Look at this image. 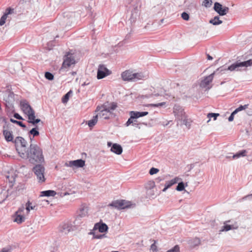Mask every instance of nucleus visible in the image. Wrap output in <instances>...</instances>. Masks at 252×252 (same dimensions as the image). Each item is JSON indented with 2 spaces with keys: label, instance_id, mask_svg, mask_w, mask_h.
I'll list each match as a JSON object with an SVG mask.
<instances>
[{
  "label": "nucleus",
  "instance_id": "f257e3e1",
  "mask_svg": "<svg viewBox=\"0 0 252 252\" xmlns=\"http://www.w3.org/2000/svg\"><path fill=\"white\" fill-rule=\"evenodd\" d=\"M117 107L115 102H106L101 106H98L96 107V112H98V117L104 119H108L112 115V111Z\"/></svg>",
  "mask_w": 252,
  "mask_h": 252
},
{
  "label": "nucleus",
  "instance_id": "f03ea898",
  "mask_svg": "<svg viewBox=\"0 0 252 252\" xmlns=\"http://www.w3.org/2000/svg\"><path fill=\"white\" fill-rule=\"evenodd\" d=\"M28 158L32 163H42L44 161L42 150L36 145L31 144Z\"/></svg>",
  "mask_w": 252,
  "mask_h": 252
},
{
  "label": "nucleus",
  "instance_id": "7ed1b4c3",
  "mask_svg": "<svg viewBox=\"0 0 252 252\" xmlns=\"http://www.w3.org/2000/svg\"><path fill=\"white\" fill-rule=\"evenodd\" d=\"M25 208L24 206L20 207L16 211L13 216L14 220H23L27 219L31 210L36 209V206L34 205L30 201H28L25 205Z\"/></svg>",
  "mask_w": 252,
  "mask_h": 252
},
{
  "label": "nucleus",
  "instance_id": "20e7f679",
  "mask_svg": "<svg viewBox=\"0 0 252 252\" xmlns=\"http://www.w3.org/2000/svg\"><path fill=\"white\" fill-rule=\"evenodd\" d=\"M20 107L23 112L27 116L29 123L35 125L40 122L39 119H35V112L28 102L21 101Z\"/></svg>",
  "mask_w": 252,
  "mask_h": 252
},
{
  "label": "nucleus",
  "instance_id": "39448f33",
  "mask_svg": "<svg viewBox=\"0 0 252 252\" xmlns=\"http://www.w3.org/2000/svg\"><path fill=\"white\" fill-rule=\"evenodd\" d=\"M143 77L141 73H133L130 70H126L121 73V77L125 81H136L142 79Z\"/></svg>",
  "mask_w": 252,
  "mask_h": 252
},
{
  "label": "nucleus",
  "instance_id": "423d86ee",
  "mask_svg": "<svg viewBox=\"0 0 252 252\" xmlns=\"http://www.w3.org/2000/svg\"><path fill=\"white\" fill-rule=\"evenodd\" d=\"M109 206L114 207L119 210L130 208L135 206L130 201L126 200H117L112 202L108 205Z\"/></svg>",
  "mask_w": 252,
  "mask_h": 252
},
{
  "label": "nucleus",
  "instance_id": "0eeeda50",
  "mask_svg": "<svg viewBox=\"0 0 252 252\" xmlns=\"http://www.w3.org/2000/svg\"><path fill=\"white\" fill-rule=\"evenodd\" d=\"M252 65V59L245 62H239L237 61L228 66L226 70H228L231 71H240L241 70L240 69L241 67H248Z\"/></svg>",
  "mask_w": 252,
  "mask_h": 252
},
{
  "label": "nucleus",
  "instance_id": "6e6552de",
  "mask_svg": "<svg viewBox=\"0 0 252 252\" xmlns=\"http://www.w3.org/2000/svg\"><path fill=\"white\" fill-rule=\"evenodd\" d=\"M32 171L36 175L39 183H43L45 182L46 180L44 176L45 168L43 165L40 164L36 165L33 167Z\"/></svg>",
  "mask_w": 252,
  "mask_h": 252
},
{
  "label": "nucleus",
  "instance_id": "1a4fd4ad",
  "mask_svg": "<svg viewBox=\"0 0 252 252\" xmlns=\"http://www.w3.org/2000/svg\"><path fill=\"white\" fill-rule=\"evenodd\" d=\"M74 57L71 54L67 53L63 57V62L62 64V69H67L70 67L72 65L75 64Z\"/></svg>",
  "mask_w": 252,
  "mask_h": 252
},
{
  "label": "nucleus",
  "instance_id": "9d476101",
  "mask_svg": "<svg viewBox=\"0 0 252 252\" xmlns=\"http://www.w3.org/2000/svg\"><path fill=\"white\" fill-rule=\"evenodd\" d=\"M111 73V71L109 70L104 65L100 64L97 69V78L98 79H103Z\"/></svg>",
  "mask_w": 252,
  "mask_h": 252
},
{
  "label": "nucleus",
  "instance_id": "9b49d317",
  "mask_svg": "<svg viewBox=\"0 0 252 252\" xmlns=\"http://www.w3.org/2000/svg\"><path fill=\"white\" fill-rule=\"evenodd\" d=\"M88 207L82 204L76 213V219H85L88 216Z\"/></svg>",
  "mask_w": 252,
  "mask_h": 252
},
{
  "label": "nucleus",
  "instance_id": "f8f14e48",
  "mask_svg": "<svg viewBox=\"0 0 252 252\" xmlns=\"http://www.w3.org/2000/svg\"><path fill=\"white\" fill-rule=\"evenodd\" d=\"M174 113L176 118L180 121H183L184 123L187 125V116L185 112L180 107H176L174 108Z\"/></svg>",
  "mask_w": 252,
  "mask_h": 252
},
{
  "label": "nucleus",
  "instance_id": "ddd939ff",
  "mask_svg": "<svg viewBox=\"0 0 252 252\" xmlns=\"http://www.w3.org/2000/svg\"><path fill=\"white\" fill-rule=\"evenodd\" d=\"M214 10L223 16L226 14L228 12L229 8L227 7H222V5L218 2H216L214 4Z\"/></svg>",
  "mask_w": 252,
  "mask_h": 252
},
{
  "label": "nucleus",
  "instance_id": "4468645a",
  "mask_svg": "<svg viewBox=\"0 0 252 252\" xmlns=\"http://www.w3.org/2000/svg\"><path fill=\"white\" fill-rule=\"evenodd\" d=\"M16 150L19 154V155L23 158H28L30 150L28 151L27 149V147L19 146L18 148H16Z\"/></svg>",
  "mask_w": 252,
  "mask_h": 252
},
{
  "label": "nucleus",
  "instance_id": "2eb2a0df",
  "mask_svg": "<svg viewBox=\"0 0 252 252\" xmlns=\"http://www.w3.org/2000/svg\"><path fill=\"white\" fill-rule=\"evenodd\" d=\"M101 221H99L95 224L93 231H95L96 230H98L99 232L103 233L107 231L108 229L107 225L101 222Z\"/></svg>",
  "mask_w": 252,
  "mask_h": 252
},
{
  "label": "nucleus",
  "instance_id": "dca6fc26",
  "mask_svg": "<svg viewBox=\"0 0 252 252\" xmlns=\"http://www.w3.org/2000/svg\"><path fill=\"white\" fill-rule=\"evenodd\" d=\"M214 73L206 77L200 83V86L202 88H207L209 84L212 81L214 78Z\"/></svg>",
  "mask_w": 252,
  "mask_h": 252
},
{
  "label": "nucleus",
  "instance_id": "f3484780",
  "mask_svg": "<svg viewBox=\"0 0 252 252\" xmlns=\"http://www.w3.org/2000/svg\"><path fill=\"white\" fill-rule=\"evenodd\" d=\"M85 160L80 159L70 161L68 163V166L70 167L75 166L76 167H83L85 165Z\"/></svg>",
  "mask_w": 252,
  "mask_h": 252
},
{
  "label": "nucleus",
  "instance_id": "a211bd4d",
  "mask_svg": "<svg viewBox=\"0 0 252 252\" xmlns=\"http://www.w3.org/2000/svg\"><path fill=\"white\" fill-rule=\"evenodd\" d=\"M181 179L179 177H175V178L171 180L170 181H167L165 184V187L162 189L163 191H165L167 189L170 188L171 186H172L173 185L177 183Z\"/></svg>",
  "mask_w": 252,
  "mask_h": 252
},
{
  "label": "nucleus",
  "instance_id": "6ab92c4d",
  "mask_svg": "<svg viewBox=\"0 0 252 252\" xmlns=\"http://www.w3.org/2000/svg\"><path fill=\"white\" fill-rule=\"evenodd\" d=\"M13 12V9H11L9 7L6 9L5 12L1 17L0 19V26H2L5 23L6 20L9 14L12 13Z\"/></svg>",
  "mask_w": 252,
  "mask_h": 252
},
{
  "label": "nucleus",
  "instance_id": "aec40b11",
  "mask_svg": "<svg viewBox=\"0 0 252 252\" xmlns=\"http://www.w3.org/2000/svg\"><path fill=\"white\" fill-rule=\"evenodd\" d=\"M248 104H246L244 105H241L238 108L236 109L231 114V115L228 118V121L229 122H231L234 120V115L237 114L238 112L241 111L243 110H245L247 109L248 107Z\"/></svg>",
  "mask_w": 252,
  "mask_h": 252
},
{
  "label": "nucleus",
  "instance_id": "412c9836",
  "mask_svg": "<svg viewBox=\"0 0 252 252\" xmlns=\"http://www.w3.org/2000/svg\"><path fill=\"white\" fill-rule=\"evenodd\" d=\"M148 114V112H137V111H130L129 112L130 116H131V118L136 119L137 118L146 116Z\"/></svg>",
  "mask_w": 252,
  "mask_h": 252
},
{
  "label": "nucleus",
  "instance_id": "4be33fe9",
  "mask_svg": "<svg viewBox=\"0 0 252 252\" xmlns=\"http://www.w3.org/2000/svg\"><path fill=\"white\" fill-rule=\"evenodd\" d=\"M111 151L117 155H121L123 152V148L120 145L115 143L113 144Z\"/></svg>",
  "mask_w": 252,
  "mask_h": 252
},
{
  "label": "nucleus",
  "instance_id": "5701e85b",
  "mask_svg": "<svg viewBox=\"0 0 252 252\" xmlns=\"http://www.w3.org/2000/svg\"><path fill=\"white\" fill-rule=\"evenodd\" d=\"M15 142L16 145V148H18V147L22 146V147H27V143L26 141L22 137H17L15 138Z\"/></svg>",
  "mask_w": 252,
  "mask_h": 252
},
{
  "label": "nucleus",
  "instance_id": "b1692460",
  "mask_svg": "<svg viewBox=\"0 0 252 252\" xmlns=\"http://www.w3.org/2000/svg\"><path fill=\"white\" fill-rule=\"evenodd\" d=\"M3 134L4 136L5 140L8 141H12L13 140V136L12 135V132L8 130H3Z\"/></svg>",
  "mask_w": 252,
  "mask_h": 252
},
{
  "label": "nucleus",
  "instance_id": "393cba45",
  "mask_svg": "<svg viewBox=\"0 0 252 252\" xmlns=\"http://www.w3.org/2000/svg\"><path fill=\"white\" fill-rule=\"evenodd\" d=\"M56 194V192L53 190H48L42 191L40 192V196H54Z\"/></svg>",
  "mask_w": 252,
  "mask_h": 252
},
{
  "label": "nucleus",
  "instance_id": "a878e982",
  "mask_svg": "<svg viewBox=\"0 0 252 252\" xmlns=\"http://www.w3.org/2000/svg\"><path fill=\"white\" fill-rule=\"evenodd\" d=\"M247 152L245 150H242L236 154L234 155L232 157L233 159L238 158L241 157H245L247 155Z\"/></svg>",
  "mask_w": 252,
  "mask_h": 252
},
{
  "label": "nucleus",
  "instance_id": "bb28decb",
  "mask_svg": "<svg viewBox=\"0 0 252 252\" xmlns=\"http://www.w3.org/2000/svg\"><path fill=\"white\" fill-rule=\"evenodd\" d=\"M98 115H96L93 118L89 120L88 122V125L90 127H93L97 122Z\"/></svg>",
  "mask_w": 252,
  "mask_h": 252
},
{
  "label": "nucleus",
  "instance_id": "cd10ccee",
  "mask_svg": "<svg viewBox=\"0 0 252 252\" xmlns=\"http://www.w3.org/2000/svg\"><path fill=\"white\" fill-rule=\"evenodd\" d=\"M210 23L214 25H218L222 23V21L220 20L219 16H216L213 19L210 20Z\"/></svg>",
  "mask_w": 252,
  "mask_h": 252
},
{
  "label": "nucleus",
  "instance_id": "c85d7f7f",
  "mask_svg": "<svg viewBox=\"0 0 252 252\" xmlns=\"http://www.w3.org/2000/svg\"><path fill=\"white\" fill-rule=\"evenodd\" d=\"M90 235H93V239H102L103 238L106 237V235L105 234H99L97 235L95 234V231H92L89 233Z\"/></svg>",
  "mask_w": 252,
  "mask_h": 252
},
{
  "label": "nucleus",
  "instance_id": "c756f323",
  "mask_svg": "<svg viewBox=\"0 0 252 252\" xmlns=\"http://www.w3.org/2000/svg\"><path fill=\"white\" fill-rule=\"evenodd\" d=\"M71 230H72V226H70L68 223H66L63 225V230L62 231L65 233H66L70 231Z\"/></svg>",
  "mask_w": 252,
  "mask_h": 252
},
{
  "label": "nucleus",
  "instance_id": "7c9ffc66",
  "mask_svg": "<svg viewBox=\"0 0 252 252\" xmlns=\"http://www.w3.org/2000/svg\"><path fill=\"white\" fill-rule=\"evenodd\" d=\"M71 93H72L71 91H70L69 92H68L67 94H66L64 95V96L62 98L63 103H66L68 101L69 98L70 97V94Z\"/></svg>",
  "mask_w": 252,
  "mask_h": 252
},
{
  "label": "nucleus",
  "instance_id": "2f4dec72",
  "mask_svg": "<svg viewBox=\"0 0 252 252\" xmlns=\"http://www.w3.org/2000/svg\"><path fill=\"white\" fill-rule=\"evenodd\" d=\"M38 128L37 126L35 127H34L30 130V133L32 135L33 137L38 136L39 134V133L38 131Z\"/></svg>",
  "mask_w": 252,
  "mask_h": 252
},
{
  "label": "nucleus",
  "instance_id": "473e14b6",
  "mask_svg": "<svg viewBox=\"0 0 252 252\" xmlns=\"http://www.w3.org/2000/svg\"><path fill=\"white\" fill-rule=\"evenodd\" d=\"M219 116V114L218 113H209L207 114V117L209 118V120L208 121V122H209L210 121V119L212 117L214 118V120H216L217 118V117Z\"/></svg>",
  "mask_w": 252,
  "mask_h": 252
},
{
  "label": "nucleus",
  "instance_id": "72a5a7b5",
  "mask_svg": "<svg viewBox=\"0 0 252 252\" xmlns=\"http://www.w3.org/2000/svg\"><path fill=\"white\" fill-rule=\"evenodd\" d=\"M237 228V226L234 227L233 225H225V226H223V228L222 230H221L220 231H228L232 229H236Z\"/></svg>",
  "mask_w": 252,
  "mask_h": 252
},
{
  "label": "nucleus",
  "instance_id": "f704fd0d",
  "mask_svg": "<svg viewBox=\"0 0 252 252\" xmlns=\"http://www.w3.org/2000/svg\"><path fill=\"white\" fill-rule=\"evenodd\" d=\"M10 121L12 123L16 124L22 127L25 128L26 127V126L22 122L18 121L13 119H10Z\"/></svg>",
  "mask_w": 252,
  "mask_h": 252
},
{
  "label": "nucleus",
  "instance_id": "c9c22d12",
  "mask_svg": "<svg viewBox=\"0 0 252 252\" xmlns=\"http://www.w3.org/2000/svg\"><path fill=\"white\" fill-rule=\"evenodd\" d=\"M185 189L184 184L183 182H180L177 186L176 189L178 191H182Z\"/></svg>",
  "mask_w": 252,
  "mask_h": 252
},
{
  "label": "nucleus",
  "instance_id": "e433bc0d",
  "mask_svg": "<svg viewBox=\"0 0 252 252\" xmlns=\"http://www.w3.org/2000/svg\"><path fill=\"white\" fill-rule=\"evenodd\" d=\"M45 77L46 79L49 80H52L54 78V76L50 72H46L45 74Z\"/></svg>",
  "mask_w": 252,
  "mask_h": 252
},
{
  "label": "nucleus",
  "instance_id": "4c0bfd02",
  "mask_svg": "<svg viewBox=\"0 0 252 252\" xmlns=\"http://www.w3.org/2000/svg\"><path fill=\"white\" fill-rule=\"evenodd\" d=\"M6 196L2 191L0 192V204L3 202L6 199Z\"/></svg>",
  "mask_w": 252,
  "mask_h": 252
},
{
  "label": "nucleus",
  "instance_id": "58836bf2",
  "mask_svg": "<svg viewBox=\"0 0 252 252\" xmlns=\"http://www.w3.org/2000/svg\"><path fill=\"white\" fill-rule=\"evenodd\" d=\"M158 171L159 170L158 168L152 167V168L150 169L149 173L151 175H154L157 174L158 172Z\"/></svg>",
  "mask_w": 252,
  "mask_h": 252
},
{
  "label": "nucleus",
  "instance_id": "ea45409f",
  "mask_svg": "<svg viewBox=\"0 0 252 252\" xmlns=\"http://www.w3.org/2000/svg\"><path fill=\"white\" fill-rule=\"evenodd\" d=\"M167 252H180V248L178 245H176L173 249L168 251Z\"/></svg>",
  "mask_w": 252,
  "mask_h": 252
},
{
  "label": "nucleus",
  "instance_id": "a19ab883",
  "mask_svg": "<svg viewBox=\"0 0 252 252\" xmlns=\"http://www.w3.org/2000/svg\"><path fill=\"white\" fill-rule=\"evenodd\" d=\"M181 17L184 20L186 21L189 20V15L187 13L185 12L182 13Z\"/></svg>",
  "mask_w": 252,
  "mask_h": 252
},
{
  "label": "nucleus",
  "instance_id": "79ce46f5",
  "mask_svg": "<svg viewBox=\"0 0 252 252\" xmlns=\"http://www.w3.org/2000/svg\"><path fill=\"white\" fill-rule=\"evenodd\" d=\"M211 0H204L203 1V5L205 7H209L211 5Z\"/></svg>",
  "mask_w": 252,
  "mask_h": 252
},
{
  "label": "nucleus",
  "instance_id": "37998d69",
  "mask_svg": "<svg viewBox=\"0 0 252 252\" xmlns=\"http://www.w3.org/2000/svg\"><path fill=\"white\" fill-rule=\"evenodd\" d=\"M130 118L128 119L126 123V126H128L132 124H133L134 118H131V116H130Z\"/></svg>",
  "mask_w": 252,
  "mask_h": 252
},
{
  "label": "nucleus",
  "instance_id": "c03bdc74",
  "mask_svg": "<svg viewBox=\"0 0 252 252\" xmlns=\"http://www.w3.org/2000/svg\"><path fill=\"white\" fill-rule=\"evenodd\" d=\"M165 104V102H161V103H159L158 104H150V105L151 106H153V107H158V106H162Z\"/></svg>",
  "mask_w": 252,
  "mask_h": 252
},
{
  "label": "nucleus",
  "instance_id": "a18cd8bd",
  "mask_svg": "<svg viewBox=\"0 0 252 252\" xmlns=\"http://www.w3.org/2000/svg\"><path fill=\"white\" fill-rule=\"evenodd\" d=\"M14 117L18 120H23V118L18 113H15Z\"/></svg>",
  "mask_w": 252,
  "mask_h": 252
},
{
  "label": "nucleus",
  "instance_id": "49530a36",
  "mask_svg": "<svg viewBox=\"0 0 252 252\" xmlns=\"http://www.w3.org/2000/svg\"><path fill=\"white\" fill-rule=\"evenodd\" d=\"M194 246H196V245H198L200 244V240L197 238H195L194 240Z\"/></svg>",
  "mask_w": 252,
  "mask_h": 252
},
{
  "label": "nucleus",
  "instance_id": "de8ad7c7",
  "mask_svg": "<svg viewBox=\"0 0 252 252\" xmlns=\"http://www.w3.org/2000/svg\"><path fill=\"white\" fill-rule=\"evenodd\" d=\"M252 198V194L246 196L244 198Z\"/></svg>",
  "mask_w": 252,
  "mask_h": 252
},
{
  "label": "nucleus",
  "instance_id": "09e8293b",
  "mask_svg": "<svg viewBox=\"0 0 252 252\" xmlns=\"http://www.w3.org/2000/svg\"><path fill=\"white\" fill-rule=\"evenodd\" d=\"M207 58L209 60H212L213 59V58L209 55H207Z\"/></svg>",
  "mask_w": 252,
  "mask_h": 252
},
{
  "label": "nucleus",
  "instance_id": "8fccbe9b",
  "mask_svg": "<svg viewBox=\"0 0 252 252\" xmlns=\"http://www.w3.org/2000/svg\"><path fill=\"white\" fill-rule=\"evenodd\" d=\"M1 252H7V251H6L5 249H3L1 250Z\"/></svg>",
  "mask_w": 252,
  "mask_h": 252
},
{
  "label": "nucleus",
  "instance_id": "3c124183",
  "mask_svg": "<svg viewBox=\"0 0 252 252\" xmlns=\"http://www.w3.org/2000/svg\"><path fill=\"white\" fill-rule=\"evenodd\" d=\"M111 145H112V143H111V142H108L107 143V145H108V146L110 147V146H111Z\"/></svg>",
  "mask_w": 252,
  "mask_h": 252
},
{
  "label": "nucleus",
  "instance_id": "603ef678",
  "mask_svg": "<svg viewBox=\"0 0 252 252\" xmlns=\"http://www.w3.org/2000/svg\"><path fill=\"white\" fill-rule=\"evenodd\" d=\"M137 123V121H136L135 120H133V124L136 125Z\"/></svg>",
  "mask_w": 252,
  "mask_h": 252
},
{
  "label": "nucleus",
  "instance_id": "864d4df0",
  "mask_svg": "<svg viewBox=\"0 0 252 252\" xmlns=\"http://www.w3.org/2000/svg\"><path fill=\"white\" fill-rule=\"evenodd\" d=\"M189 243L191 244V245H193L192 244V242L191 240L189 241Z\"/></svg>",
  "mask_w": 252,
  "mask_h": 252
},
{
  "label": "nucleus",
  "instance_id": "5fc2aeb1",
  "mask_svg": "<svg viewBox=\"0 0 252 252\" xmlns=\"http://www.w3.org/2000/svg\"><path fill=\"white\" fill-rule=\"evenodd\" d=\"M155 248V246H154V245H152V248Z\"/></svg>",
  "mask_w": 252,
  "mask_h": 252
},
{
  "label": "nucleus",
  "instance_id": "6e6d98bb",
  "mask_svg": "<svg viewBox=\"0 0 252 252\" xmlns=\"http://www.w3.org/2000/svg\"><path fill=\"white\" fill-rule=\"evenodd\" d=\"M155 248V246H154V245H152V248Z\"/></svg>",
  "mask_w": 252,
  "mask_h": 252
},
{
  "label": "nucleus",
  "instance_id": "4d7b16f0",
  "mask_svg": "<svg viewBox=\"0 0 252 252\" xmlns=\"http://www.w3.org/2000/svg\"><path fill=\"white\" fill-rule=\"evenodd\" d=\"M111 252H117V251H112Z\"/></svg>",
  "mask_w": 252,
  "mask_h": 252
},
{
  "label": "nucleus",
  "instance_id": "13d9d810",
  "mask_svg": "<svg viewBox=\"0 0 252 252\" xmlns=\"http://www.w3.org/2000/svg\"><path fill=\"white\" fill-rule=\"evenodd\" d=\"M22 222V221H19V223H21Z\"/></svg>",
  "mask_w": 252,
  "mask_h": 252
}]
</instances>
